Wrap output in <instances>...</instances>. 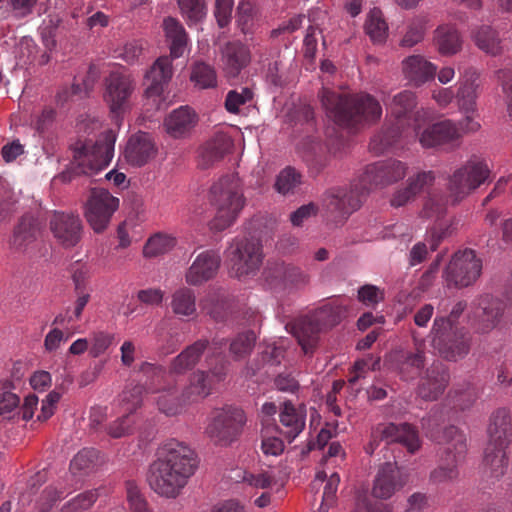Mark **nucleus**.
Here are the masks:
<instances>
[{
	"mask_svg": "<svg viewBox=\"0 0 512 512\" xmlns=\"http://www.w3.org/2000/svg\"><path fill=\"white\" fill-rule=\"evenodd\" d=\"M406 163L397 159L377 161L366 166L360 183L350 189L334 187L323 195L326 216L334 223H342L362 205L365 193L373 188H384L402 180L407 173Z\"/></svg>",
	"mask_w": 512,
	"mask_h": 512,
	"instance_id": "1",
	"label": "nucleus"
},
{
	"mask_svg": "<svg viewBox=\"0 0 512 512\" xmlns=\"http://www.w3.org/2000/svg\"><path fill=\"white\" fill-rule=\"evenodd\" d=\"M198 458L186 443L176 439L164 442L149 468L148 483L158 495L175 499L195 474Z\"/></svg>",
	"mask_w": 512,
	"mask_h": 512,
	"instance_id": "2",
	"label": "nucleus"
},
{
	"mask_svg": "<svg viewBox=\"0 0 512 512\" xmlns=\"http://www.w3.org/2000/svg\"><path fill=\"white\" fill-rule=\"evenodd\" d=\"M390 111L394 122L386 125L370 141L369 148L375 154L403 148L414 142L419 130L429 121V113L417 109L416 95L410 90L401 91L393 97Z\"/></svg>",
	"mask_w": 512,
	"mask_h": 512,
	"instance_id": "3",
	"label": "nucleus"
},
{
	"mask_svg": "<svg viewBox=\"0 0 512 512\" xmlns=\"http://www.w3.org/2000/svg\"><path fill=\"white\" fill-rule=\"evenodd\" d=\"M318 96L327 116L342 127L357 128L374 123L382 115L379 101L367 93L343 94L322 88Z\"/></svg>",
	"mask_w": 512,
	"mask_h": 512,
	"instance_id": "4",
	"label": "nucleus"
},
{
	"mask_svg": "<svg viewBox=\"0 0 512 512\" xmlns=\"http://www.w3.org/2000/svg\"><path fill=\"white\" fill-rule=\"evenodd\" d=\"M489 441L483 459V474L492 482L500 480L509 468L506 449L512 442V424L509 411L496 410L488 427Z\"/></svg>",
	"mask_w": 512,
	"mask_h": 512,
	"instance_id": "5",
	"label": "nucleus"
},
{
	"mask_svg": "<svg viewBox=\"0 0 512 512\" xmlns=\"http://www.w3.org/2000/svg\"><path fill=\"white\" fill-rule=\"evenodd\" d=\"M436 424L432 415L422 419V426L430 437L444 445L439 465L430 473V480L435 484L453 482L458 478V466L465 458L466 437L455 426L446 427L441 434L437 435L433 430Z\"/></svg>",
	"mask_w": 512,
	"mask_h": 512,
	"instance_id": "6",
	"label": "nucleus"
},
{
	"mask_svg": "<svg viewBox=\"0 0 512 512\" xmlns=\"http://www.w3.org/2000/svg\"><path fill=\"white\" fill-rule=\"evenodd\" d=\"M115 141V134L109 130L101 134L94 143H77L70 168L57 178L62 182H70L74 176L93 175L103 170L113 158Z\"/></svg>",
	"mask_w": 512,
	"mask_h": 512,
	"instance_id": "7",
	"label": "nucleus"
},
{
	"mask_svg": "<svg viewBox=\"0 0 512 512\" xmlns=\"http://www.w3.org/2000/svg\"><path fill=\"white\" fill-rule=\"evenodd\" d=\"M211 202L217 212L210 222V229L220 232L230 227L243 209L245 199L239 179L224 176L214 183L210 190Z\"/></svg>",
	"mask_w": 512,
	"mask_h": 512,
	"instance_id": "8",
	"label": "nucleus"
},
{
	"mask_svg": "<svg viewBox=\"0 0 512 512\" xmlns=\"http://www.w3.org/2000/svg\"><path fill=\"white\" fill-rule=\"evenodd\" d=\"M225 345V339L214 338L211 342V353L206 357L207 370L199 369L189 376L188 384L182 391L190 404L209 396L215 385L225 379L228 362L218 352Z\"/></svg>",
	"mask_w": 512,
	"mask_h": 512,
	"instance_id": "9",
	"label": "nucleus"
},
{
	"mask_svg": "<svg viewBox=\"0 0 512 512\" xmlns=\"http://www.w3.org/2000/svg\"><path fill=\"white\" fill-rule=\"evenodd\" d=\"M140 371L144 376L151 378L148 390L155 394L154 402L161 413L169 417L176 416L184 411L186 405L190 404L188 399H185L184 392L180 391L176 384L163 382L166 374L164 367L144 362Z\"/></svg>",
	"mask_w": 512,
	"mask_h": 512,
	"instance_id": "10",
	"label": "nucleus"
},
{
	"mask_svg": "<svg viewBox=\"0 0 512 512\" xmlns=\"http://www.w3.org/2000/svg\"><path fill=\"white\" fill-rule=\"evenodd\" d=\"M490 181L491 169L487 161L472 156L449 176V198L453 204L458 203Z\"/></svg>",
	"mask_w": 512,
	"mask_h": 512,
	"instance_id": "11",
	"label": "nucleus"
},
{
	"mask_svg": "<svg viewBox=\"0 0 512 512\" xmlns=\"http://www.w3.org/2000/svg\"><path fill=\"white\" fill-rule=\"evenodd\" d=\"M472 336L463 327H450L447 320L435 318L431 330V344L447 361L456 362L470 351Z\"/></svg>",
	"mask_w": 512,
	"mask_h": 512,
	"instance_id": "12",
	"label": "nucleus"
},
{
	"mask_svg": "<svg viewBox=\"0 0 512 512\" xmlns=\"http://www.w3.org/2000/svg\"><path fill=\"white\" fill-rule=\"evenodd\" d=\"M245 423L244 411L229 406L215 413L205 428V434L215 445L228 447L239 439Z\"/></svg>",
	"mask_w": 512,
	"mask_h": 512,
	"instance_id": "13",
	"label": "nucleus"
},
{
	"mask_svg": "<svg viewBox=\"0 0 512 512\" xmlns=\"http://www.w3.org/2000/svg\"><path fill=\"white\" fill-rule=\"evenodd\" d=\"M506 303L489 293L476 297L468 313V321L474 333L487 335L497 329L504 317Z\"/></svg>",
	"mask_w": 512,
	"mask_h": 512,
	"instance_id": "14",
	"label": "nucleus"
},
{
	"mask_svg": "<svg viewBox=\"0 0 512 512\" xmlns=\"http://www.w3.org/2000/svg\"><path fill=\"white\" fill-rule=\"evenodd\" d=\"M227 258L238 278L255 275L263 262L262 244L254 238H236L227 249Z\"/></svg>",
	"mask_w": 512,
	"mask_h": 512,
	"instance_id": "15",
	"label": "nucleus"
},
{
	"mask_svg": "<svg viewBox=\"0 0 512 512\" xmlns=\"http://www.w3.org/2000/svg\"><path fill=\"white\" fill-rule=\"evenodd\" d=\"M482 260L472 249L457 251L447 265L443 277L448 287L466 288L480 277Z\"/></svg>",
	"mask_w": 512,
	"mask_h": 512,
	"instance_id": "16",
	"label": "nucleus"
},
{
	"mask_svg": "<svg viewBox=\"0 0 512 512\" xmlns=\"http://www.w3.org/2000/svg\"><path fill=\"white\" fill-rule=\"evenodd\" d=\"M119 207V199L108 190L94 188L90 191L84 207V216L96 233H102L108 227L111 218Z\"/></svg>",
	"mask_w": 512,
	"mask_h": 512,
	"instance_id": "17",
	"label": "nucleus"
},
{
	"mask_svg": "<svg viewBox=\"0 0 512 512\" xmlns=\"http://www.w3.org/2000/svg\"><path fill=\"white\" fill-rule=\"evenodd\" d=\"M135 90L131 76L122 71H112L105 79L103 99L111 113L119 116L130 107V98Z\"/></svg>",
	"mask_w": 512,
	"mask_h": 512,
	"instance_id": "18",
	"label": "nucleus"
},
{
	"mask_svg": "<svg viewBox=\"0 0 512 512\" xmlns=\"http://www.w3.org/2000/svg\"><path fill=\"white\" fill-rule=\"evenodd\" d=\"M381 441L388 444L400 443L411 454L418 451L421 446L417 429L408 423L378 424L373 428L369 442H374V445L378 447Z\"/></svg>",
	"mask_w": 512,
	"mask_h": 512,
	"instance_id": "19",
	"label": "nucleus"
},
{
	"mask_svg": "<svg viewBox=\"0 0 512 512\" xmlns=\"http://www.w3.org/2000/svg\"><path fill=\"white\" fill-rule=\"evenodd\" d=\"M172 75V59L168 56L159 57L145 76L147 82L145 90L147 105L151 103L155 110L161 108L164 101L162 96L164 88L172 78Z\"/></svg>",
	"mask_w": 512,
	"mask_h": 512,
	"instance_id": "20",
	"label": "nucleus"
},
{
	"mask_svg": "<svg viewBox=\"0 0 512 512\" xmlns=\"http://www.w3.org/2000/svg\"><path fill=\"white\" fill-rule=\"evenodd\" d=\"M266 281L273 286L298 291L310 283V275L293 264L274 263L265 271Z\"/></svg>",
	"mask_w": 512,
	"mask_h": 512,
	"instance_id": "21",
	"label": "nucleus"
},
{
	"mask_svg": "<svg viewBox=\"0 0 512 512\" xmlns=\"http://www.w3.org/2000/svg\"><path fill=\"white\" fill-rule=\"evenodd\" d=\"M407 474L397 463L386 462L378 470L374 479L372 494L375 498L389 499L407 483Z\"/></svg>",
	"mask_w": 512,
	"mask_h": 512,
	"instance_id": "22",
	"label": "nucleus"
},
{
	"mask_svg": "<svg viewBox=\"0 0 512 512\" xmlns=\"http://www.w3.org/2000/svg\"><path fill=\"white\" fill-rule=\"evenodd\" d=\"M54 238L64 247H74L82 235V221L73 213L54 212L49 221Z\"/></svg>",
	"mask_w": 512,
	"mask_h": 512,
	"instance_id": "23",
	"label": "nucleus"
},
{
	"mask_svg": "<svg viewBox=\"0 0 512 512\" xmlns=\"http://www.w3.org/2000/svg\"><path fill=\"white\" fill-rule=\"evenodd\" d=\"M279 422L280 426H273L272 430L291 443L305 428L306 410L303 406L296 407L292 402L285 401L280 406Z\"/></svg>",
	"mask_w": 512,
	"mask_h": 512,
	"instance_id": "24",
	"label": "nucleus"
},
{
	"mask_svg": "<svg viewBox=\"0 0 512 512\" xmlns=\"http://www.w3.org/2000/svg\"><path fill=\"white\" fill-rule=\"evenodd\" d=\"M449 372L442 363L434 362L421 377L417 395L425 401L437 400L449 383Z\"/></svg>",
	"mask_w": 512,
	"mask_h": 512,
	"instance_id": "25",
	"label": "nucleus"
},
{
	"mask_svg": "<svg viewBox=\"0 0 512 512\" xmlns=\"http://www.w3.org/2000/svg\"><path fill=\"white\" fill-rule=\"evenodd\" d=\"M221 263V258L216 251L206 250L196 256L186 272V282L197 286L212 279Z\"/></svg>",
	"mask_w": 512,
	"mask_h": 512,
	"instance_id": "26",
	"label": "nucleus"
},
{
	"mask_svg": "<svg viewBox=\"0 0 512 512\" xmlns=\"http://www.w3.org/2000/svg\"><path fill=\"white\" fill-rule=\"evenodd\" d=\"M460 137L459 129L449 121H441L432 125H426L419 130L415 141L418 139L423 148H435L450 143Z\"/></svg>",
	"mask_w": 512,
	"mask_h": 512,
	"instance_id": "27",
	"label": "nucleus"
},
{
	"mask_svg": "<svg viewBox=\"0 0 512 512\" xmlns=\"http://www.w3.org/2000/svg\"><path fill=\"white\" fill-rule=\"evenodd\" d=\"M287 328H290L305 354L314 351L319 340V335L323 331L312 314L295 319L293 322L287 324Z\"/></svg>",
	"mask_w": 512,
	"mask_h": 512,
	"instance_id": "28",
	"label": "nucleus"
},
{
	"mask_svg": "<svg viewBox=\"0 0 512 512\" xmlns=\"http://www.w3.org/2000/svg\"><path fill=\"white\" fill-rule=\"evenodd\" d=\"M251 60L249 48L240 41H231L221 50V62L227 77H237Z\"/></svg>",
	"mask_w": 512,
	"mask_h": 512,
	"instance_id": "29",
	"label": "nucleus"
},
{
	"mask_svg": "<svg viewBox=\"0 0 512 512\" xmlns=\"http://www.w3.org/2000/svg\"><path fill=\"white\" fill-rule=\"evenodd\" d=\"M435 173L431 170L421 171L410 176L406 181V186L397 189L391 199L390 204L393 207H401L413 200L424 188L433 185L435 182Z\"/></svg>",
	"mask_w": 512,
	"mask_h": 512,
	"instance_id": "30",
	"label": "nucleus"
},
{
	"mask_svg": "<svg viewBox=\"0 0 512 512\" xmlns=\"http://www.w3.org/2000/svg\"><path fill=\"white\" fill-rule=\"evenodd\" d=\"M402 71L411 85L419 87L434 79L437 66L421 55H412L403 60Z\"/></svg>",
	"mask_w": 512,
	"mask_h": 512,
	"instance_id": "31",
	"label": "nucleus"
},
{
	"mask_svg": "<svg viewBox=\"0 0 512 512\" xmlns=\"http://www.w3.org/2000/svg\"><path fill=\"white\" fill-rule=\"evenodd\" d=\"M156 153L155 144L148 133L139 132L130 137L125 148V159L133 165L141 167L151 160Z\"/></svg>",
	"mask_w": 512,
	"mask_h": 512,
	"instance_id": "32",
	"label": "nucleus"
},
{
	"mask_svg": "<svg viewBox=\"0 0 512 512\" xmlns=\"http://www.w3.org/2000/svg\"><path fill=\"white\" fill-rule=\"evenodd\" d=\"M198 122L197 113L189 106L174 109L165 119L164 126L173 138L188 136Z\"/></svg>",
	"mask_w": 512,
	"mask_h": 512,
	"instance_id": "33",
	"label": "nucleus"
},
{
	"mask_svg": "<svg viewBox=\"0 0 512 512\" xmlns=\"http://www.w3.org/2000/svg\"><path fill=\"white\" fill-rule=\"evenodd\" d=\"M209 346L207 339H199L187 346L181 353L174 357L169 365V373L183 375L194 367L201 360L205 350Z\"/></svg>",
	"mask_w": 512,
	"mask_h": 512,
	"instance_id": "34",
	"label": "nucleus"
},
{
	"mask_svg": "<svg viewBox=\"0 0 512 512\" xmlns=\"http://www.w3.org/2000/svg\"><path fill=\"white\" fill-rule=\"evenodd\" d=\"M232 141L224 133H216L199 150L198 165L201 169H208L220 161L230 150Z\"/></svg>",
	"mask_w": 512,
	"mask_h": 512,
	"instance_id": "35",
	"label": "nucleus"
},
{
	"mask_svg": "<svg viewBox=\"0 0 512 512\" xmlns=\"http://www.w3.org/2000/svg\"><path fill=\"white\" fill-rule=\"evenodd\" d=\"M479 86L478 72L474 68L467 69L459 81V88L456 94L458 105L465 113L475 111Z\"/></svg>",
	"mask_w": 512,
	"mask_h": 512,
	"instance_id": "36",
	"label": "nucleus"
},
{
	"mask_svg": "<svg viewBox=\"0 0 512 512\" xmlns=\"http://www.w3.org/2000/svg\"><path fill=\"white\" fill-rule=\"evenodd\" d=\"M347 315V305L339 297L316 309L312 316L323 330L338 325Z\"/></svg>",
	"mask_w": 512,
	"mask_h": 512,
	"instance_id": "37",
	"label": "nucleus"
},
{
	"mask_svg": "<svg viewBox=\"0 0 512 512\" xmlns=\"http://www.w3.org/2000/svg\"><path fill=\"white\" fill-rule=\"evenodd\" d=\"M40 233L39 223L31 215H24L13 234L12 245L17 250H25L36 241Z\"/></svg>",
	"mask_w": 512,
	"mask_h": 512,
	"instance_id": "38",
	"label": "nucleus"
},
{
	"mask_svg": "<svg viewBox=\"0 0 512 512\" xmlns=\"http://www.w3.org/2000/svg\"><path fill=\"white\" fill-rule=\"evenodd\" d=\"M426 358L423 349L402 352L397 358V370L404 380L415 379L425 366Z\"/></svg>",
	"mask_w": 512,
	"mask_h": 512,
	"instance_id": "39",
	"label": "nucleus"
},
{
	"mask_svg": "<svg viewBox=\"0 0 512 512\" xmlns=\"http://www.w3.org/2000/svg\"><path fill=\"white\" fill-rule=\"evenodd\" d=\"M472 37L475 45L488 55L497 56L503 52L499 32L491 26H479L473 31Z\"/></svg>",
	"mask_w": 512,
	"mask_h": 512,
	"instance_id": "40",
	"label": "nucleus"
},
{
	"mask_svg": "<svg viewBox=\"0 0 512 512\" xmlns=\"http://www.w3.org/2000/svg\"><path fill=\"white\" fill-rule=\"evenodd\" d=\"M434 43L442 55H453L461 50L462 40L452 25H441L434 32Z\"/></svg>",
	"mask_w": 512,
	"mask_h": 512,
	"instance_id": "41",
	"label": "nucleus"
},
{
	"mask_svg": "<svg viewBox=\"0 0 512 512\" xmlns=\"http://www.w3.org/2000/svg\"><path fill=\"white\" fill-rule=\"evenodd\" d=\"M165 35L170 42V53L173 58L183 55L188 42V35L183 25L175 18L167 17L163 21Z\"/></svg>",
	"mask_w": 512,
	"mask_h": 512,
	"instance_id": "42",
	"label": "nucleus"
},
{
	"mask_svg": "<svg viewBox=\"0 0 512 512\" xmlns=\"http://www.w3.org/2000/svg\"><path fill=\"white\" fill-rule=\"evenodd\" d=\"M151 378L146 377V382L142 384H129L119 395L118 401L122 413L133 414L142 404L143 393H150L148 390Z\"/></svg>",
	"mask_w": 512,
	"mask_h": 512,
	"instance_id": "43",
	"label": "nucleus"
},
{
	"mask_svg": "<svg viewBox=\"0 0 512 512\" xmlns=\"http://www.w3.org/2000/svg\"><path fill=\"white\" fill-rule=\"evenodd\" d=\"M177 241L171 235L165 233H155L146 241L143 248V255L146 258H154L171 251Z\"/></svg>",
	"mask_w": 512,
	"mask_h": 512,
	"instance_id": "44",
	"label": "nucleus"
},
{
	"mask_svg": "<svg viewBox=\"0 0 512 512\" xmlns=\"http://www.w3.org/2000/svg\"><path fill=\"white\" fill-rule=\"evenodd\" d=\"M190 80L200 89H209L217 86V74L214 67L202 61L193 64Z\"/></svg>",
	"mask_w": 512,
	"mask_h": 512,
	"instance_id": "45",
	"label": "nucleus"
},
{
	"mask_svg": "<svg viewBox=\"0 0 512 512\" xmlns=\"http://www.w3.org/2000/svg\"><path fill=\"white\" fill-rule=\"evenodd\" d=\"M171 307L179 316H192L196 312L195 294L193 290L183 287L174 292Z\"/></svg>",
	"mask_w": 512,
	"mask_h": 512,
	"instance_id": "46",
	"label": "nucleus"
},
{
	"mask_svg": "<svg viewBox=\"0 0 512 512\" xmlns=\"http://www.w3.org/2000/svg\"><path fill=\"white\" fill-rule=\"evenodd\" d=\"M365 30L373 42L381 43L386 39L388 26L380 9L373 8L369 12Z\"/></svg>",
	"mask_w": 512,
	"mask_h": 512,
	"instance_id": "47",
	"label": "nucleus"
},
{
	"mask_svg": "<svg viewBox=\"0 0 512 512\" xmlns=\"http://www.w3.org/2000/svg\"><path fill=\"white\" fill-rule=\"evenodd\" d=\"M13 389L15 387L11 381L0 383V415L4 417H9L19 407L20 398Z\"/></svg>",
	"mask_w": 512,
	"mask_h": 512,
	"instance_id": "48",
	"label": "nucleus"
},
{
	"mask_svg": "<svg viewBox=\"0 0 512 512\" xmlns=\"http://www.w3.org/2000/svg\"><path fill=\"white\" fill-rule=\"evenodd\" d=\"M301 178V174L295 168L286 167L277 176L275 188L283 195L292 193L301 184Z\"/></svg>",
	"mask_w": 512,
	"mask_h": 512,
	"instance_id": "49",
	"label": "nucleus"
},
{
	"mask_svg": "<svg viewBox=\"0 0 512 512\" xmlns=\"http://www.w3.org/2000/svg\"><path fill=\"white\" fill-rule=\"evenodd\" d=\"M182 16L189 24L199 22L206 15L204 0H178Z\"/></svg>",
	"mask_w": 512,
	"mask_h": 512,
	"instance_id": "50",
	"label": "nucleus"
},
{
	"mask_svg": "<svg viewBox=\"0 0 512 512\" xmlns=\"http://www.w3.org/2000/svg\"><path fill=\"white\" fill-rule=\"evenodd\" d=\"M253 98V92L248 87H242L240 90H230L225 98V109L232 114H237L240 107L250 102Z\"/></svg>",
	"mask_w": 512,
	"mask_h": 512,
	"instance_id": "51",
	"label": "nucleus"
},
{
	"mask_svg": "<svg viewBox=\"0 0 512 512\" xmlns=\"http://www.w3.org/2000/svg\"><path fill=\"white\" fill-rule=\"evenodd\" d=\"M427 23L428 20L424 16L414 18L409 24L408 30L401 41V45L404 47H412L422 41Z\"/></svg>",
	"mask_w": 512,
	"mask_h": 512,
	"instance_id": "52",
	"label": "nucleus"
},
{
	"mask_svg": "<svg viewBox=\"0 0 512 512\" xmlns=\"http://www.w3.org/2000/svg\"><path fill=\"white\" fill-rule=\"evenodd\" d=\"M242 480L253 488L263 490H267L277 483L276 476L267 470L258 472L244 471Z\"/></svg>",
	"mask_w": 512,
	"mask_h": 512,
	"instance_id": "53",
	"label": "nucleus"
},
{
	"mask_svg": "<svg viewBox=\"0 0 512 512\" xmlns=\"http://www.w3.org/2000/svg\"><path fill=\"white\" fill-rule=\"evenodd\" d=\"M255 344V334L246 332L238 334L230 343V353L235 359L246 357Z\"/></svg>",
	"mask_w": 512,
	"mask_h": 512,
	"instance_id": "54",
	"label": "nucleus"
},
{
	"mask_svg": "<svg viewBox=\"0 0 512 512\" xmlns=\"http://www.w3.org/2000/svg\"><path fill=\"white\" fill-rule=\"evenodd\" d=\"M272 428L266 427L261 431V450L266 456H279L283 453L284 441L272 434Z\"/></svg>",
	"mask_w": 512,
	"mask_h": 512,
	"instance_id": "55",
	"label": "nucleus"
},
{
	"mask_svg": "<svg viewBox=\"0 0 512 512\" xmlns=\"http://www.w3.org/2000/svg\"><path fill=\"white\" fill-rule=\"evenodd\" d=\"M98 459V451L95 449H83L78 452L70 463V471L73 474L85 472L91 469Z\"/></svg>",
	"mask_w": 512,
	"mask_h": 512,
	"instance_id": "56",
	"label": "nucleus"
},
{
	"mask_svg": "<svg viewBox=\"0 0 512 512\" xmlns=\"http://www.w3.org/2000/svg\"><path fill=\"white\" fill-rule=\"evenodd\" d=\"M97 490L85 491L67 503L62 512H82L89 509L97 500Z\"/></svg>",
	"mask_w": 512,
	"mask_h": 512,
	"instance_id": "57",
	"label": "nucleus"
},
{
	"mask_svg": "<svg viewBox=\"0 0 512 512\" xmlns=\"http://www.w3.org/2000/svg\"><path fill=\"white\" fill-rule=\"evenodd\" d=\"M447 208V199L439 194H430L425 201L422 216L425 218H440Z\"/></svg>",
	"mask_w": 512,
	"mask_h": 512,
	"instance_id": "58",
	"label": "nucleus"
},
{
	"mask_svg": "<svg viewBox=\"0 0 512 512\" xmlns=\"http://www.w3.org/2000/svg\"><path fill=\"white\" fill-rule=\"evenodd\" d=\"M126 493L131 512H149L148 503L134 482L126 483Z\"/></svg>",
	"mask_w": 512,
	"mask_h": 512,
	"instance_id": "59",
	"label": "nucleus"
},
{
	"mask_svg": "<svg viewBox=\"0 0 512 512\" xmlns=\"http://www.w3.org/2000/svg\"><path fill=\"white\" fill-rule=\"evenodd\" d=\"M359 302L367 307H375L384 300V292L375 285L365 284L358 289Z\"/></svg>",
	"mask_w": 512,
	"mask_h": 512,
	"instance_id": "60",
	"label": "nucleus"
},
{
	"mask_svg": "<svg viewBox=\"0 0 512 512\" xmlns=\"http://www.w3.org/2000/svg\"><path fill=\"white\" fill-rule=\"evenodd\" d=\"M254 7L249 1H240L237 7V23L243 33H247L253 24Z\"/></svg>",
	"mask_w": 512,
	"mask_h": 512,
	"instance_id": "61",
	"label": "nucleus"
},
{
	"mask_svg": "<svg viewBox=\"0 0 512 512\" xmlns=\"http://www.w3.org/2000/svg\"><path fill=\"white\" fill-rule=\"evenodd\" d=\"M114 340V335L105 331H97L92 333V346L90 353L93 357L103 354Z\"/></svg>",
	"mask_w": 512,
	"mask_h": 512,
	"instance_id": "62",
	"label": "nucleus"
},
{
	"mask_svg": "<svg viewBox=\"0 0 512 512\" xmlns=\"http://www.w3.org/2000/svg\"><path fill=\"white\" fill-rule=\"evenodd\" d=\"M501 80L504 101L507 106L508 116L512 120V69H504L498 72Z\"/></svg>",
	"mask_w": 512,
	"mask_h": 512,
	"instance_id": "63",
	"label": "nucleus"
},
{
	"mask_svg": "<svg viewBox=\"0 0 512 512\" xmlns=\"http://www.w3.org/2000/svg\"><path fill=\"white\" fill-rule=\"evenodd\" d=\"M380 359L373 360L372 358L357 360L353 365L349 383L355 384L361 377H364L365 373L369 370H376L379 366Z\"/></svg>",
	"mask_w": 512,
	"mask_h": 512,
	"instance_id": "64",
	"label": "nucleus"
}]
</instances>
